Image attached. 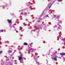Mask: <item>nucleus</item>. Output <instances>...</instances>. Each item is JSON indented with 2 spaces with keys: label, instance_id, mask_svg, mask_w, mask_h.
Wrapping results in <instances>:
<instances>
[{
  "label": "nucleus",
  "instance_id": "nucleus-11",
  "mask_svg": "<svg viewBox=\"0 0 65 65\" xmlns=\"http://www.w3.org/2000/svg\"><path fill=\"white\" fill-rule=\"evenodd\" d=\"M51 6H50V7H49V8H51Z\"/></svg>",
  "mask_w": 65,
  "mask_h": 65
},
{
  "label": "nucleus",
  "instance_id": "nucleus-5",
  "mask_svg": "<svg viewBox=\"0 0 65 65\" xmlns=\"http://www.w3.org/2000/svg\"><path fill=\"white\" fill-rule=\"evenodd\" d=\"M24 45H27V43H24Z\"/></svg>",
  "mask_w": 65,
  "mask_h": 65
},
{
  "label": "nucleus",
  "instance_id": "nucleus-9",
  "mask_svg": "<svg viewBox=\"0 0 65 65\" xmlns=\"http://www.w3.org/2000/svg\"><path fill=\"white\" fill-rule=\"evenodd\" d=\"M58 1H61V0H58Z\"/></svg>",
  "mask_w": 65,
  "mask_h": 65
},
{
  "label": "nucleus",
  "instance_id": "nucleus-6",
  "mask_svg": "<svg viewBox=\"0 0 65 65\" xmlns=\"http://www.w3.org/2000/svg\"><path fill=\"white\" fill-rule=\"evenodd\" d=\"M57 18H60V16H58L57 17Z\"/></svg>",
  "mask_w": 65,
  "mask_h": 65
},
{
  "label": "nucleus",
  "instance_id": "nucleus-12",
  "mask_svg": "<svg viewBox=\"0 0 65 65\" xmlns=\"http://www.w3.org/2000/svg\"><path fill=\"white\" fill-rule=\"evenodd\" d=\"M18 32L17 31V33H18Z\"/></svg>",
  "mask_w": 65,
  "mask_h": 65
},
{
  "label": "nucleus",
  "instance_id": "nucleus-1",
  "mask_svg": "<svg viewBox=\"0 0 65 65\" xmlns=\"http://www.w3.org/2000/svg\"><path fill=\"white\" fill-rule=\"evenodd\" d=\"M61 55V56H65V53H61L60 54Z\"/></svg>",
  "mask_w": 65,
  "mask_h": 65
},
{
  "label": "nucleus",
  "instance_id": "nucleus-7",
  "mask_svg": "<svg viewBox=\"0 0 65 65\" xmlns=\"http://www.w3.org/2000/svg\"><path fill=\"white\" fill-rule=\"evenodd\" d=\"M2 51H0V54H2Z\"/></svg>",
  "mask_w": 65,
  "mask_h": 65
},
{
  "label": "nucleus",
  "instance_id": "nucleus-3",
  "mask_svg": "<svg viewBox=\"0 0 65 65\" xmlns=\"http://www.w3.org/2000/svg\"><path fill=\"white\" fill-rule=\"evenodd\" d=\"M22 59V57H19V60H21Z\"/></svg>",
  "mask_w": 65,
  "mask_h": 65
},
{
  "label": "nucleus",
  "instance_id": "nucleus-8",
  "mask_svg": "<svg viewBox=\"0 0 65 65\" xmlns=\"http://www.w3.org/2000/svg\"><path fill=\"white\" fill-rule=\"evenodd\" d=\"M1 31L2 32H3V30H2Z\"/></svg>",
  "mask_w": 65,
  "mask_h": 65
},
{
  "label": "nucleus",
  "instance_id": "nucleus-4",
  "mask_svg": "<svg viewBox=\"0 0 65 65\" xmlns=\"http://www.w3.org/2000/svg\"><path fill=\"white\" fill-rule=\"evenodd\" d=\"M54 59L55 61H57V59L56 58H54Z\"/></svg>",
  "mask_w": 65,
  "mask_h": 65
},
{
  "label": "nucleus",
  "instance_id": "nucleus-2",
  "mask_svg": "<svg viewBox=\"0 0 65 65\" xmlns=\"http://www.w3.org/2000/svg\"><path fill=\"white\" fill-rule=\"evenodd\" d=\"M7 21L9 23H11V21L10 20H7Z\"/></svg>",
  "mask_w": 65,
  "mask_h": 65
},
{
  "label": "nucleus",
  "instance_id": "nucleus-10",
  "mask_svg": "<svg viewBox=\"0 0 65 65\" xmlns=\"http://www.w3.org/2000/svg\"><path fill=\"white\" fill-rule=\"evenodd\" d=\"M64 45L65 46V43H64Z\"/></svg>",
  "mask_w": 65,
  "mask_h": 65
}]
</instances>
